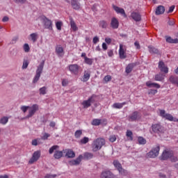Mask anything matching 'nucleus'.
Wrapping results in <instances>:
<instances>
[{
    "label": "nucleus",
    "instance_id": "f257e3e1",
    "mask_svg": "<svg viewBox=\"0 0 178 178\" xmlns=\"http://www.w3.org/2000/svg\"><path fill=\"white\" fill-rule=\"evenodd\" d=\"M106 141L104 138H99L95 139L92 143V150L93 152H96L102 149L105 145Z\"/></svg>",
    "mask_w": 178,
    "mask_h": 178
},
{
    "label": "nucleus",
    "instance_id": "f03ea898",
    "mask_svg": "<svg viewBox=\"0 0 178 178\" xmlns=\"http://www.w3.org/2000/svg\"><path fill=\"white\" fill-rule=\"evenodd\" d=\"M38 19L42 22L44 24V26L45 29H48L49 31L53 30V22L52 21L47 17L45 15H40Z\"/></svg>",
    "mask_w": 178,
    "mask_h": 178
},
{
    "label": "nucleus",
    "instance_id": "7ed1b4c3",
    "mask_svg": "<svg viewBox=\"0 0 178 178\" xmlns=\"http://www.w3.org/2000/svg\"><path fill=\"white\" fill-rule=\"evenodd\" d=\"M44 61L42 62L40 65H38L37 70H36V74L35 75L33 78V83H36L38 80L40 79V74L42 73L43 68H44Z\"/></svg>",
    "mask_w": 178,
    "mask_h": 178
},
{
    "label": "nucleus",
    "instance_id": "20e7f679",
    "mask_svg": "<svg viewBox=\"0 0 178 178\" xmlns=\"http://www.w3.org/2000/svg\"><path fill=\"white\" fill-rule=\"evenodd\" d=\"M160 151V146L159 145H156V147H153V149L147 154L146 157L147 158H156L159 156Z\"/></svg>",
    "mask_w": 178,
    "mask_h": 178
},
{
    "label": "nucleus",
    "instance_id": "39448f33",
    "mask_svg": "<svg viewBox=\"0 0 178 178\" xmlns=\"http://www.w3.org/2000/svg\"><path fill=\"white\" fill-rule=\"evenodd\" d=\"M160 116L170 122H178V119L175 118L172 115L166 113L165 110H159Z\"/></svg>",
    "mask_w": 178,
    "mask_h": 178
},
{
    "label": "nucleus",
    "instance_id": "423d86ee",
    "mask_svg": "<svg viewBox=\"0 0 178 178\" xmlns=\"http://www.w3.org/2000/svg\"><path fill=\"white\" fill-rule=\"evenodd\" d=\"M113 165L117 168V170L119 171L120 175H124V176H126L128 175L127 171L122 168V165L120 164V163L118 161H117V160L114 161Z\"/></svg>",
    "mask_w": 178,
    "mask_h": 178
},
{
    "label": "nucleus",
    "instance_id": "0eeeda50",
    "mask_svg": "<svg viewBox=\"0 0 178 178\" xmlns=\"http://www.w3.org/2000/svg\"><path fill=\"white\" fill-rule=\"evenodd\" d=\"M29 115L26 117L27 119L33 116L35 112L39 110V106L37 104H33L32 106H29Z\"/></svg>",
    "mask_w": 178,
    "mask_h": 178
},
{
    "label": "nucleus",
    "instance_id": "6e6552de",
    "mask_svg": "<svg viewBox=\"0 0 178 178\" xmlns=\"http://www.w3.org/2000/svg\"><path fill=\"white\" fill-rule=\"evenodd\" d=\"M79 68L80 67L78 64H70V65H69L70 72L74 75L79 74Z\"/></svg>",
    "mask_w": 178,
    "mask_h": 178
},
{
    "label": "nucleus",
    "instance_id": "1a4fd4ad",
    "mask_svg": "<svg viewBox=\"0 0 178 178\" xmlns=\"http://www.w3.org/2000/svg\"><path fill=\"white\" fill-rule=\"evenodd\" d=\"M174 155V153L172 151L170 150H165L163 152V154L161 157V159L162 161H166L168 160L169 158H171L172 156Z\"/></svg>",
    "mask_w": 178,
    "mask_h": 178
},
{
    "label": "nucleus",
    "instance_id": "9d476101",
    "mask_svg": "<svg viewBox=\"0 0 178 178\" xmlns=\"http://www.w3.org/2000/svg\"><path fill=\"white\" fill-rule=\"evenodd\" d=\"M152 129L155 134H161L163 131V127L160 123L152 124Z\"/></svg>",
    "mask_w": 178,
    "mask_h": 178
},
{
    "label": "nucleus",
    "instance_id": "9b49d317",
    "mask_svg": "<svg viewBox=\"0 0 178 178\" xmlns=\"http://www.w3.org/2000/svg\"><path fill=\"white\" fill-rule=\"evenodd\" d=\"M119 56L120 59H125L127 58L126 47L124 44H120Z\"/></svg>",
    "mask_w": 178,
    "mask_h": 178
},
{
    "label": "nucleus",
    "instance_id": "f8f14e48",
    "mask_svg": "<svg viewBox=\"0 0 178 178\" xmlns=\"http://www.w3.org/2000/svg\"><path fill=\"white\" fill-rule=\"evenodd\" d=\"M101 178H117L111 171L105 170L103 171L100 175Z\"/></svg>",
    "mask_w": 178,
    "mask_h": 178
},
{
    "label": "nucleus",
    "instance_id": "ddd939ff",
    "mask_svg": "<svg viewBox=\"0 0 178 178\" xmlns=\"http://www.w3.org/2000/svg\"><path fill=\"white\" fill-rule=\"evenodd\" d=\"M41 152L40 151H36L33 153L32 158L29 160V163L30 164L33 163L34 162L37 161L39 158L40 157Z\"/></svg>",
    "mask_w": 178,
    "mask_h": 178
},
{
    "label": "nucleus",
    "instance_id": "4468645a",
    "mask_svg": "<svg viewBox=\"0 0 178 178\" xmlns=\"http://www.w3.org/2000/svg\"><path fill=\"white\" fill-rule=\"evenodd\" d=\"M113 8L114 9V10L118 13V14H120L122 15L124 17L127 18V15L124 10V8H120L115 5H113Z\"/></svg>",
    "mask_w": 178,
    "mask_h": 178
},
{
    "label": "nucleus",
    "instance_id": "2eb2a0df",
    "mask_svg": "<svg viewBox=\"0 0 178 178\" xmlns=\"http://www.w3.org/2000/svg\"><path fill=\"white\" fill-rule=\"evenodd\" d=\"M90 76H91V72L90 71V70H86L83 72V75L82 78L81 79V81L84 83L87 82L88 81H89Z\"/></svg>",
    "mask_w": 178,
    "mask_h": 178
},
{
    "label": "nucleus",
    "instance_id": "dca6fc26",
    "mask_svg": "<svg viewBox=\"0 0 178 178\" xmlns=\"http://www.w3.org/2000/svg\"><path fill=\"white\" fill-rule=\"evenodd\" d=\"M119 20L115 17H112L111 21V27L113 29H118L119 28Z\"/></svg>",
    "mask_w": 178,
    "mask_h": 178
},
{
    "label": "nucleus",
    "instance_id": "f3484780",
    "mask_svg": "<svg viewBox=\"0 0 178 178\" xmlns=\"http://www.w3.org/2000/svg\"><path fill=\"white\" fill-rule=\"evenodd\" d=\"M140 118V114L138 111H135L129 117V120L130 122H134L139 120Z\"/></svg>",
    "mask_w": 178,
    "mask_h": 178
},
{
    "label": "nucleus",
    "instance_id": "a211bd4d",
    "mask_svg": "<svg viewBox=\"0 0 178 178\" xmlns=\"http://www.w3.org/2000/svg\"><path fill=\"white\" fill-rule=\"evenodd\" d=\"M70 3L74 10H79L81 9V3L79 0H70Z\"/></svg>",
    "mask_w": 178,
    "mask_h": 178
},
{
    "label": "nucleus",
    "instance_id": "6ab92c4d",
    "mask_svg": "<svg viewBox=\"0 0 178 178\" xmlns=\"http://www.w3.org/2000/svg\"><path fill=\"white\" fill-rule=\"evenodd\" d=\"M159 68L160 69L161 72H164L165 74H168L169 72V68L166 67L163 61H159Z\"/></svg>",
    "mask_w": 178,
    "mask_h": 178
},
{
    "label": "nucleus",
    "instance_id": "aec40b11",
    "mask_svg": "<svg viewBox=\"0 0 178 178\" xmlns=\"http://www.w3.org/2000/svg\"><path fill=\"white\" fill-rule=\"evenodd\" d=\"M102 123L106 124L107 123L106 120V119H104V120L94 119L92 121L91 124L93 126H99Z\"/></svg>",
    "mask_w": 178,
    "mask_h": 178
},
{
    "label": "nucleus",
    "instance_id": "412c9836",
    "mask_svg": "<svg viewBox=\"0 0 178 178\" xmlns=\"http://www.w3.org/2000/svg\"><path fill=\"white\" fill-rule=\"evenodd\" d=\"M93 97H90L88 100L84 101L82 103V105L83 106L84 108H88V107H90L91 106V103L93 102Z\"/></svg>",
    "mask_w": 178,
    "mask_h": 178
},
{
    "label": "nucleus",
    "instance_id": "4be33fe9",
    "mask_svg": "<svg viewBox=\"0 0 178 178\" xmlns=\"http://www.w3.org/2000/svg\"><path fill=\"white\" fill-rule=\"evenodd\" d=\"M82 159H83V156L79 155L76 160L71 161L70 163L71 165H78L80 164Z\"/></svg>",
    "mask_w": 178,
    "mask_h": 178
},
{
    "label": "nucleus",
    "instance_id": "5701e85b",
    "mask_svg": "<svg viewBox=\"0 0 178 178\" xmlns=\"http://www.w3.org/2000/svg\"><path fill=\"white\" fill-rule=\"evenodd\" d=\"M63 153H65V156L68 158L75 157V153L72 149H65L63 150Z\"/></svg>",
    "mask_w": 178,
    "mask_h": 178
},
{
    "label": "nucleus",
    "instance_id": "b1692460",
    "mask_svg": "<svg viewBox=\"0 0 178 178\" xmlns=\"http://www.w3.org/2000/svg\"><path fill=\"white\" fill-rule=\"evenodd\" d=\"M165 7L162 5H160L157 7L156 10V15H162L165 13Z\"/></svg>",
    "mask_w": 178,
    "mask_h": 178
},
{
    "label": "nucleus",
    "instance_id": "393cba45",
    "mask_svg": "<svg viewBox=\"0 0 178 178\" xmlns=\"http://www.w3.org/2000/svg\"><path fill=\"white\" fill-rule=\"evenodd\" d=\"M56 53L58 56H63L64 55L63 47H62L61 46H56Z\"/></svg>",
    "mask_w": 178,
    "mask_h": 178
},
{
    "label": "nucleus",
    "instance_id": "a878e982",
    "mask_svg": "<svg viewBox=\"0 0 178 178\" xmlns=\"http://www.w3.org/2000/svg\"><path fill=\"white\" fill-rule=\"evenodd\" d=\"M131 17L136 22H140L141 20V15L138 13L133 12Z\"/></svg>",
    "mask_w": 178,
    "mask_h": 178
},
{
    "label": "nucleus",
    "instance_id": "bb28decb",
    "mask_svg": "<svg viewBox=\"0 0 178 178\" xmlns=\"http://www.w3.org/2000/svg\"><path fill=\"white\" fill-rule=\"evenodd\" d=\"M169 81L171 83L174 85H177L178 86V76H175L174 75H171Z\"/></svg>",
    "mask_w": 178,
    "mask_h": 178
},
{
    "label": "nucleus",
    "instance_id": "cd10ccee",
    "mask_svg": "<svg viewBox=\"0 0 178 178\" xmlns=\"http://www.w3.org/2000/svg\"><path fill=\"white\" fill-rule=\"evenodd\" d=\"M63 151H56L54 154V157L56 159H60L63 156Z\"/></svg>",
    "mask_w": 178,
    "mask_h": 178
},
{
    "label": "nucleus",
    "instance_id": "c85d7f7f",
    "mask_svg": "<svg viewBox=\"0 0 178 178\" xmlns=\"http://www.w3.org/2000/svg\"><path fill=\"white\" fill-rule=\"evenodd\" d=\"M146 85L147 87H154L156 88H161V85H159V83H155L154 82L152 83L150 81H148V82H146Z\"/></svg>",
    "mask_w": 178,
    "mask_h": 178
},
{
    "label": "nucleus",
    "instance_id": "c756f323",
    "mask_svg": "<svg viewBox=\"0 0 178 178\" xmlns=\"http://www.w3.org/2000/svg\"><path fill=\"white\" fill-rule=\"evenodd\" d=\"M127 103L126 102H123V103H115L113 105V108H116V109H121L123 108V106L124 105H126Z\"/></svg>",
    "mask_w": 178,
    "mask_h": 178
},
{
    "label": "nucleus",
    "instance_id": "7c9ffc66",
    "mask_svg": "<svg viewBox=\"0 0 178 178\" xmlns=\"http://www.w3.org/2000/svg\"><path fill=\"white\" fill-rule=\"evenodd\" d=\"M167 42L170 44H178V38H172V37L168 36L166 39Z\"/></svg>",
    "mask_w": 178,
    "mask_h": 178
},
{
    "label": "nucleus",
    "instance_id": "2f4dec72",
    "mask_svg": "<svg viewBox=\"0 0 178 178\" xmlns=\"http://www.w3.org/2000/svg\"><path fill=\"white\" fill-rule=\"evenodd\" d=\"M70 26L73 31H78V27L76 26V24L72 18H70Z\"/></svg>",
    "mask_w": 178,
    "mask_h": 178
},
{
    "label": "nucleus",
    "instance_id": "473e14b6",
    "mask_svg": "<svg viewBox=\"0 0 178 178\" xmlns=\"http://www.w3.org/2000/svg\"><path fill=\"white\" fill-rule=\"evenodd\" d=\"M30 39L33 41V42H35L38 38V34L37 33H32L30 34Z\"/></svg>",
    "mask_w": 178,
    "mask_h": 178
},
{
    "label": "nucleus",
    "instance_id": "72a5a7b5",
    "mask_svg": "<svg viewBox=\"0 0 178 178\" xmlns=\"http://www.w3.org/2000/svg\"><path fill=\"white\" fill-rule=\"evenodd\" d=\"M99 26L106 29L108 27V22L106 20H100L99 22Z\"/></svg>",
    "mask_w": 178,
    "mask_h": 178
},
{
    "label": "nucleus",
    "instance_id": "f704fd0d",
    "mask_svg": "<svg viewBox=\"0 0 178 178\" xmlns=\"http://www.w3.org/2000/svg\"><path fill=\"white\" fill-rule=\"evenodd\" d=\"M148 48H149V51L151 54H159L158 49H156V47H154V46H149Z\"/></svg>",
    "mask_w": 178,
    "mask_h": 178
},
{
    "label": "nucleus",
    "instance_id": "c9c22d12",
    "mask_svg": "<svg viewBox=\"0 0 178 178\" xmlns=\"http://www.w3.org/2000/svg\"><path fill=\"white\" fill-rule=\"evenodd\" d=\"M164 79L163 75L162 74H157L155 75V81H162Z\"/></svg>",
    "mask_w": 178,
    "mask_h": 178
},
{
    "label": "nucleus",
    "instance_id": "e433bc0d",
    "mask_svg": "<svg viewBox=\"0 0 178 178\" xmlns=\"http://www.w3.org/2000/svg\"><path fill=\"white\" fill-rule=\"evenodd\" d=\"M84 159L90 160L93 158V154L92 153L86 152L83 155Z\"/></svg>",
    "mask_w": 178,
    "mask_h": 178
},
{
    "label": "nucleus",
    "instance_id": "4c0bfd02",
    "mask_svg": "<svg viewBox=\"0 0 178 178\" xmlns=\"http://www.w3.org/2000/svg\"><path fill=\"white\" fill-rule=\"evenodd\" d=\"M40 95H44L47 94V88L46 86H42V88H40Z\"/></svg>",
    "mask_w": 178,
    "mask_h": 178
},
{
    "label": "nucleus",
    "instance_id": "58836bf2",
    "mask_svg": "<svg viewBox=\"0 0 178 178\" xmlns=\"http://www.w3.org/2000/svg\"><path fill=\"white\" fill-rule=\"evenodd\" d=\"M133 67H134L133 64H129V65H127V67H126V72L127 74L131 73L133 70Z\"/></svg>",
    "mask_w": 178,
    "mask_h": 178
},
{
    "label": "nucleus",
    "instance_id": "ea45409f",
    "mask_svg": "<svg viewBox=\"0 0 178 178\" xmlns=\"http://www.w3.org/2000/svg\"><path fill=\"white\" fill-rule=\"evenodd\" d=\"M84 62L86 64H87L88 65H92V63H93V60H92V58H88V57H86Z\"/></svg>",
    "mask_w": 178,
    "mask_h": 178
},
{
    "label": "nucleus",
    "instance_id": "a19ab883",
    "mask_svg": "<svg viewBox=\"0 0 178 178\" xmlns=\"http://www.w3.org/2000/svg\"><path fill=\"white\" fill-rule=\"evenodd\" d=\"M8 122V118L3 117L0 119V124L5 125Z\"/></svg>",
    "mask_w": 178,
    "mask_h": 178
},
{
    "label": "nucleus",
    "instance_id": "79ce46f5",
    "mask_svg": "<svg viewBox=\"0 0 178 178\" xmlns=\"http://www.w3.org/2000/svg\"><path fill=\"white\" fill-rule=\"evenodd\" d=\"M63 22L62 21H58L56 22V27L58 31H61L62 28L61 26H63Z\"/></svg>",
    "mask_w": 178,
    "mask_h": 178
},
{
    "label": "nucleus",
    "instance_id": "37998d69",
    "mask_svg": "<svg viewBox=\"0 0 178 178\" xmlns=\"http://www.w3.org/2000/svg\"><path fill=\"white\" fill-rule=\"evenodd\" d=\"M138 143H139L140 145H145L147 141L144 138L139 137L138 138Z\"/></svg>",
    "mask_w": 178,
    "mask_h": 178
},
{
    "label": "nucleus",
    "instance_id": "c03bdc74",
    "mask_svg": "<svg viewBox=\"0 0 178 178\" xmlns=\"http://www.w3.org/2000/svg\"><path fill=\"white\" fill-rule=\"evenodd\" d=\"M58 147H58V145H54V146H52V147L49 149V153L50 154H53V152H54L55 150H56Z\"/></svg>",
    "mask_w": 178,
    "mask_h": 178
},
{
    "label": "nucleus",
    "instance_id": "a18cd8bd",
    "mask_svg": "<svg viewBox=\"0 0 178 178\" xmlns=\"http://www.w3.org/2000/svg\"><path fill=\"white\" fill-rule=\"evenodd\" d=\"M89 142V138L87 137H84L83 139L80 140V143L82 145H85Z\"/></svg>",
    "mask_w": 178,
    "mask_h": 178
},
{
    "label": "nucleus",
    "instance_id": "49530a36",
    "mask_svg": "<svg viewBox=\"0 0 178 178\" xmlns=\"http://www.w3.org/2000/svg\"><path fill=\"white\" fill-rule=\"evenodd\" d=\"M126 136L129 138L131 140H133V133L130 130H127Z\"/></svg>",
    "mask_w": 178,
    "mask_h": 178
},
{
    "label": "nucleus",
    "instance_id": "de8ad7c7",
    "mask_svg": "<svg viewBox=\"0 0 178 178\" xmlns=\"http://www.w3.org/2000/svg\"><path fill=\"white\" fill-rule=\"evenodd\" d=\"M81 135H82V131L81 130H77L74 134V136H75L76 138H79Z\"/></svg>",
    "mask_w": 178,
    "mask_h": 178
},
{
    "label": "nucleus",
    "instance_id": "09e8293b",
    "mask_svg": "<svg viewBox=\"0 0 178 178\" xmlns=\"http://www.w3.org/2000/svg\"><path fill=\"white\" fill-rule=\"evenodd\" d=\"M29 64V62L28 61V60H24L22 69L23 70L26 69L28 67Z\"/></svg>",
    "mask_w": 178,
    "mask_h": 178
},
{
    "label": "nucleus",
    "instance_id": "8fccbe9b",
    "mask_svg": "<svg viewBox=\"0 0 178 178\" xmlns=\"http://www.w3.org/2000/svg\"><path fill=\"white\" fill-rule=\"evenodd\" d=\"M23 48H24V51L26 53L29 52V51H30V47H29L28 43H25V44H24V46H23Z\"/></svg>",
    "mask_w": 178,
    "mask_h": 178
},
{
    "label": "nucleus",
    "instance_id": "3c124183",
    "mask_svg": "<svg viewBox=\"0 0 178 178\" xmlns=\"http://www.w3.org/2000/svg\"><path fill=\"white\" fill-rule=\"evenodd\" d=\"M68 84H69V81H68V79H62V86H63V87L67 86Z\"/></svg>",
    "mask_w": 178,
    "mask_h": 178
},
{
    "label": "nucleus",
    "instance_id": "603ef678",
    "mask_svg": "<svg viewBox=\"0 0 178 178\" xmlns=\"http://www.w3.org/2000/svg\"><path fill=\"white\" fill-rule=\"evenodd\" d=\"M104 81L105 83H108V81H111V75H106L104 78Z\"/></svg>",
    "mask_w": 178,
    "mask_h": 178
},
{
    "label": "nucleus",
    "instance_id": "864d4df0",
    "mask_svg": "<svg viewBox=\"0 0 178 178\" xmlns=\"http://www.w3.org/2000/svg\"><path fill=\"white\" fill-rule=\"evenodd\" d=\"M15 3L24 4L26 2V0H13Z\"/></svg>",
    "mask_w": 178,
    "mask_h": 178
},
{
    "label": "nucleus",
    "instance_id": "5fc2aeb1",
    "mask_svg": "<svg viewBox=\"0 0 178 178\" xmlns=\"http://www.w3.org/2000/svg\"><path fill=\"white\" fill-rule=\"evenodd\" d=\"M175 8V6L172 5V6L170 7L169 10L167 11V13L168 14L172 13L174 11Z\"/></svg>",
    "mask_w": 178,
    "mask_h": 178
},
{
    "label": "nucleus",
    "instance_id": "6e6d98bb",
    "mask_svg": "<svg viewBox=\"0 0 178 178\" xmlns=\"http://www.w3.org/2000/svg\"><path fill=\"white\" fill-rule=\"evenodd\" d=\"M99 38L98 36H95V37L93 38L92 42H93V43H94L95 44H96L97 42H99Z\"/></svg>",
    "mask_w": 178,
    "mask_h": 178
},
{
    "label": "nucleus",
    "instance_id": "4d7b16f0",
    "mask_svg": "<svg viewBox=\"0 0 178 178\" xmlns=\"http://www.w3.org/2000/svg\"><path fill=\"white\" fill-rule=\"evenodd\" d=\"M29 107H30V106H22L21 110H22L24 113H26V112L27 111V110L29 109Z\"/></svg>",
    "mask_w": 178,
    "mask_h": 178
},
{
    "label": "nucleus",
    "instance_id": "13d9d810",
    "mask_svg": "<svg viewBox=\"0 0 178 178\" xmlns=\"http://www.w3.org/2000/svg\"><path fill=\"white\" fill-rule=\"evenodd\" d=\"M50 136L49 134L45 133L44 136L42 137V139L45 140H47V138Z\"/></svg>",
    "mask_w": 178,
    "mask_h": 178
},
{
    "label": "nucleus",
    "instance_id": "bf43d9fd",
    "mask_svg": "<svg viewBox=\"0 0 178 178\" xmlns=\"http://www.w3.org/2000/svg\"><path fill=\"white\" fill-rule=\"evenodd\" d=\"M158 92L157 90H150L149 92V95H156Z\"/></svg>",
    "mask_w": 178,
    "mask_h": 178
},
{
    "label": "nucleus",
    "instance_id": "052dcab7",
    "mask_svg": "<svg viewBox=\"0 0 178 178\" xmlns=\"http://www.w3.org/2000/svg\"><path fill=\"white\" fill-rule=\"evenodd\" d=\"M116 137L115 136H111L109 138V140L111 142V143H114L115 140H116Z\"/></svg>",
    "mask_w": 178,
    "mask_h": 178
},
{
    "label": "nucleus",
    "instance_id": "680f3d73",
    "mask_svg": "<svg viewBox=\"0 0 178 178\" xmlns=\"http://www.w3.org/2000/svg\"><path fill=\"white\" fill-rule=\"evenodd\" d=\"M172 162H177L178 161V158L177 156H174V155L170 158Z\"/></svg>",
    "mask_w": 178,
    "mask_h": 178
},
{
    "label": "nucleus",
    "instance_id": "e2e57ef3",
    "mask_svg": "<svg viewBox=\"0 0 178 178\" xmlns=\"http://www.w3.org/2000/svg\"><path fill=\"white\" fill-rule=\"evenodd\" d=\"M111 41H112V40L110 38H105V42L108 44H110L111 43Z\"/></svg>",
    "mask_w": 178,
    "mask_h": 178
},
{
    "label": "nucleus",
    "instance_id": "0e129e2a",
    "mask_svg": "<svg viewBox=\"0 0 178 178\" xmlns=\"http://www.w3.org/2000/svg\"><path fill=\"white\" fill-rule=\"evenodd\" d=\"M135 47H136L137 49H140V43L138 41H136L134 43Z\"/></svg>",
    "mask_w": 178,
    "mask_h": 178
},
{
    "label": "nucleus",
    "instance_id": "69168bd1",
    "mask_svg": "<svg viewBox=\"0 0 178 178\" xmlns=\"http://www.w3.org/2000/svg\"><path fill=\"white\" fill-rule=\"evenodd\" d=\"M56 177V175H47L44 178H55Z\"/></svg>",
    "mask_w": 178,
    "mask_h": 178
},
{
    "label": "nucleus",
    "instance_id": "338daca9",
    "mask_svg": "<svg viewBox=\"0 0 178 178\" xmlns=\"http://www.w3.org/2000/svg\"><path fill=\"white\" fill-rule=\"evenodd\" d=\"M108 55L109 57L113 56V55H114L113 54V50H108Z\"/></svg>",
    "mask_w": 178,
    "mask_h": 178
},
{
    "label": "nucleus",
    "instance_id": "774afa93",
    "mask_svg": "<svg viewBox=\"0 0 178 178\" xmlns=\"http://www.w3.org/2000/svg\"><path fill=\"white\" fill-rule=\"evenodd\" d=\"M102 48L104 51L107 50L108 47H107L106 43H102Z\"/></svg>",
    "mask_w": 178,
    "mask_h": 178
}]
</instances>
